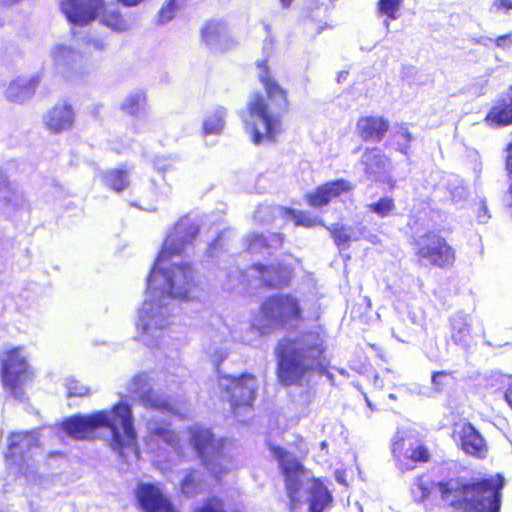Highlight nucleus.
Masks as SVG:
<instances>
[{
    "instance_id": "f257e3e1",
    "label": "nucleus",
    "mask_w": 512,
    "mask_h": 512,
    "mask_svg": "<svg viewBox=\"0 0 512 512\" xmlns=\"http://www.w3.org/2000/svg\"><path fill=\"white\" fill-rule=\"evenodd\" d=\"M269 56L256 62L260 70L258 79L266 95L254 92L246 104L248 118L243 119L244 129L254 145L275 143L282 133L281 116L289 109L287 90L271 75Z\"/></svg>"
},
{
    "instance_id": "f03ea898",
    "label": "nucleus",
    "mask_w": 512,
    "mask_h": 512,
    "mask_svg": "<svg viewBox=\"0 0 512 512\" xmlns=\"http://www.w3.org/2000/svg\"><path fill=\"white\" fill-rule=\"evenodd\" d=\"M275 357V373L282 386H305L313 375L325 369V340L317 331H300L294 337L278 341Z\"/></svg>"
},
{
    "instance_id": "7ed1b4c3",
    "label": "nucleus",
    "mask_w": 512,
    "mask_h": 512,
    "mask_svg": "<svg viewBox=\"0 0 512 512\" xmlns=\"http://www.w3.org/2000/svg\"><path fill=\"white\" fill-rule=\"evenodd\" d=\"M197 230L189 240L174 232L166 236L161 249L156 257L155 263L148 275V288L155 291L158 287L159 278L163 279L161 290L170 297L182 300H190L194 293L199 289L196 280V270L191 263L185 262L173 265L170 269H162L160 264L170 261L176 256H181L185 250L186 244L192 241Z\"/></svg>"
},
{
    "instance_id": "20e7f679",
    "label": "nucleus",
    "mask_w": 512,
    "mask_h": 512,
    "mask_svg": "<svg viewBox=\"0 0 512 512\" xmlns=\"http://www.w3.org/2000/svg\"><path fill=\"white\" fill-rule=\"evenodd\" d=\"M64 432L73 439L92 438L99 428H108L111 432L110 445L114 451L123 454L126 446L136 439L132 413L126 403H116L110 411L101 410L89 415H73L62 422Z\"/></svg>"
},
{
    "instance_id": "39448f33",
    "label": "nucleus",
    "mask_w": 512,
    "mask_h": 512,
    "mask_svg": "<svg viewBox=\"0 0 512 512\" xmlns=\"http://www.w3.org/2000/svg\"><path fill=\"white\" fill-rule=\"evenodd\" d=\"M441 498L448 500L454 509L464 512H499L501 490L504 479L496 476L477 478L465 482L462 478H452L435 484Z\"/></svg>"
},
{
    "instance_id": "423d86ee",
    "label": "nucleus",
    "mask_w": 512,
    "mask_h": 512,
    "mask_svg": "<svg viewBox=\"0 0 512 512\" xmlns=\"http://www.w3.org/2000/svg\"><path fill=\"white\" fill-rule=\"evenodd\" d=\"M60 9L67 20L79 26L99 17L100 23L115 33H124L131 27V19L119 8L105 7L103 0H60Z\"/></svg>"
},
{
    "instance_id": "0eeeda50",
    "label": "nucleus",
    "mask_w": 512,
    "mask_h": 512,
    "mask_svg": "<svg viewBox=\"0 0 512 512\" xmlns=\"http://www.w3.org/2000/svg\"><path fill=\"white\" fill-rule=\"evenodd\" d=\"M259 317L264 324L256 325V330L266 335L271 329H284L304 320V310L300 299L292 293H276L267 296L259 306Z\"/></svg>"
},
{
    "instance_id": "6e6552de",
    "label": "nucleus",
    "mask_w": 512,
    "mask_h": 512,
    "mask_svg": "<svg viewBox=\"0 0 512 512\" xmlns=\"http://www.w3.org/2000/svg\"><path fill=\"white\" fill-rule=\"evenodd\" d=\"M106 43L101 39L89 38L84 41V47L77 54L74 49L65 44H59L52 51L55 65L65 69L71 76H83L88 68L94 66L106 50Z\"/></svg>"
},
{
    "instance_id": "1a4fd4ad",
    "label": "nucleus",
    "mask_w": 512,
    "mask_h": 512,
    "mask_svg": "<svg viewBox=\"0 0 512 512\" xmlns=\"http://www.w3.org/2000/svg\"><path fill=\"white\" fill-rule=\"evenodd\" d=\"M189 441L201 464L215 477L227 471L223 463L227 459L225 441L216 438L209 428L192 426L188 429Z\"/></svg>"
},
{
    "instance_id": "9d476101",
    "label": "nucleus",
    "mask_w": 512,
    "mask_h": 512,
    "mask_svg": "<svg viewBox=\"0 0 512 512\" xmlns=\"http://www.w3.org/2000/svg\"><path fill=\"white\" fill-rule=\"evenodd\" d=\"M411 244L419 262L444 269L451 267L456 260L455 249L438 231L428 230L414 238Z\"/></svg>"
},
{
    "instance_id": "9b49d317",
    "label": "nucleus",
    "mask_w": 512,
    "mask_h": 512,
    "mask_svg": "<svg viewBox=\"0 0 512 512\" xmlns=\"http://www.w3.org/2000/svg\"><path fill=\"white\" fill-rule=\"evenodd\" d=\"M32 377L33 371L22 346L10 347L2 352L0 381L5 390L17 394Z\"/></svg>"
},
{
    "instance_id": "f8f14e48",
    "label": "nucleus",
    "mask_w": 512,
    "mask_h": 512,
    "mask_svg": "<svg viewBox=\"0 0 512 512\" xmlns=\"http://www.w3.org/2000/svg\"><path fill=\"white\" fill-rule=\"evenodd\" d=\"M269 450L278 462L285 482V491L289 500L288 509L294 512L302 504L301 491L303 484L301 476L304 474L305 469L302 463L285 448L278 445H270Z\"/></svg>"
},
{
    "instance_id": "ddd939ff",
    "label": "nucleus",
    "mask_w": 512,
    "mask_h": 512,
    "mask_svg": "<svg viewBox=\"0 0 512 512\" xmlns=\"http://www.w3.org/2000/svg\"><path fill=\"white\" fill-rule=\"evenodd\" d=\"M391 452L401 472L413 470L431 459L429 449L422 442L403 435H396L393 438Z\"/></svg>"
},
{
    "instance_id": "4468645a",
    "label": "nucleus",
    "mask_w": 512,
    "mask_h": 512,
    "mask_svg": "<svg viewBox=\"0 0 512 512\" xmlns=\"http://www.w3.org/2000/svg\"><path fill=\"white\" fill-rule=\"evenodd\" d=\"M220 379L227 382L224 391L234 413L253 406L257 397V383L254 374L243 372L238 376L222 375Z\"/></svg>"
},
{
    "instance_id": "2eb2a0df",
    "label": "nucleus",
    "mask_w": 512,
    "mask_h": 512,
    "mask_svg": "<svg viewBox=\"0 0 512 512\" xmlns=\"http://www.w3.org/2000/svg\"><path fill=\"white\" fill-rule=\"evenodd\" d=\"M451 438L466 455L484 459L488 446L484 437L469 421H460L452 425Z\"/></svg>"
},
{
    "instance_id": "dca6fc26",
    "label": "nucleus",
    "mask_w": 512,
    "mask_h": 512,
    "mask_svg": "<svg viewBox=\"0 0 512 512\" xmlns=\"http://www.w3.org/2000/svg\"><path fill=\"white\" fill-rule=\"evenodd\" d=\"M137 507L143 512H179L157 483L140 482L134 490Z\"/></svg>"
},
{
    "instance_id": "f3484780",
    "label": "nucleus",
    "mask_w": 512,
    "mask_h": 512,
    "mask_svg": "<svg viewBox=\"0 0 512 512\" xmlns=\"http://www.w3.org/2000/svg\"><path fill=\"white\" fill-rule=\"evenodd\" d=\"M355 186L347 179L339 178L327 181L317 186L312 192L305 195L307 204L313 208H322L327 206L331 201L344 194H349L354 190Z\"/></svg>"
},
{
    "instance_id": "a211bd4d",
    "label": "nucleus",
    "mask_w": 512,
    "mask_h": 512,
    "mask_svg": "<svg viewBox=\"0 0 512 512\" xmlns=\"http://www.w3.org/2000/svg\"><path fill=\"white\" fill-rule=\"evenodd\" d=\"M8 441L5 459L12 464L23 463L29 452L41 446L39 434L35 430L12 432Z\"/></svg>"
},
{
    "instance_id": "6ab92c4d",
    "label": "nucleus",
    "mask_w": 512,
    "mask_h": 512,
    "mask_svg": "<svg viewBox=\"0 0 512 512\" xmlns=\"http://www.w3.org/2000/svg\"><path fill=\"white\" fill-rule=\"evenodd\" d=\"M250 269L258 273L261 285L270 290H279L290 285L292 279V268L283 263L264 264L253 263Z\"/></svg>"
},
{
    "instance_id": "aec40b11",
    "label": "nucleus",
    "mask_w": 512,
    "mask_h": 512,
    "mask_svg": "<svg viewBox=\"0 0 512 512\" xmlns=\"http://www.w3.org/2000/svg\"><path fill=\"white\" fill-rule=\"evenodd\" d=\"M75 117L72 104L68 101H60L47 110L43 117V123L51 133L60 134L73 127Z\"/></svg>"
},
{
    "instance_id": "412c9836",
    "label": "nucleus",
    "mask_w": 512,
    "mask_h": 512,
    "mask_svg": "<svg viewBox=\"0 0 512 512\" xmlns=\"http://www.w3.org/2000/svg\"><path fill=\"white\" fill-rule=\"evenodd\" d=\"M390 128L383 116L366 115L358 118L356 131L364 142H381Z\"/></svg>"
},
{
    "instance_id": "4be33fe9",
    "label": "nucleus",
    "mask_w": 512,
    "mask_h": 512,
    "mask_svg": "<svg viewBox=\"0 0 512 512\" xmlns=\"http://www.w3.org/2000/svg\"><path fill=\"white\" fill-rule=\"evenodd\" d=\"M224 32L225 27L221 21L208 20L200 30L201 42L208 47L218 46L220 52H225L233 45V40L227 38L222 42Z\"/></svg>"
},
{
    "instance_id": "5701e85b",
    "label": "nucleus",
    "mask_w": 512,
    "mask_h": 512,
    "mask_svg": "<svg viewBox=\"0 0 512 512\" xmlns=\"http://www.w3.org/2000/svg\"><path fill=\"white\" fill-rule=\"evenodd\" d=\"M40 84V76L34 75L31 78H16L6 88V98L15 103H22L31 98Z\"/></svg>"
},
{
    "instance_id": "b1692460",
    "label": "nucleus",
    "mask_w": 512,
    "mask_h": 512,
    "mask_svg": "<svg viewBox=\"0 0 512 512\" xmlns=\"http://www.w3.org/2000/svg\"><path fill=\"white\" fill-rule=\"evenodd\" d=\"M484 120L492 127H502L512 124V86L509 88L505 97L501 98L491 107Z\"/></svg>"
},
{
    "instance_id": "393cba45",
    "label": "nucleus",
    "mask_w": 512,
    "mask_h": 512,
    "mask_svg": "<svg viewBox=\"0 0 512 512\" xmlns=\"http://www.w3.org/2000/svg\"><path fill=\"white\" fill-rule=\"evenodd\" d=\"M308 512H324L333 502V496L328 488L315 479L310 488Z\"/></svg>"
},
{
    "instance_id": "a878e982",
    "label": "nucleus",
    "mask_w": 512,
    "mask_h": 512,
    "mask_svg": "<svg viewBox=\"0 0 512 512\" xmlns=\"http://www.w3.org/2000/svg\"><path fill=\"white\" fill-rule=\"evenodd\" d=\"M150 437L162 441L169 446L176 454L183 456L184 447L178 433L171 429L169 425H157L150 432Z\"/></svg>"
},
{
    "instance_id": "bb28decb",
    "label": "nucleus",
    "mask_w": 512,
    "mask_h": 512,
    "mask_svg": "<svg viewBox=\"0 0 512 512\" xmlns=\"http://www.w3.org/2000/svg\"><path fill=\"white\" fill-rule=\"evenodd\" d=\"M203 479L196 469H188L179 482V491L186 497H194L203 491Z\"/></svg>"
},
{
    "instance_id": "cd10ccee",
    "label": "nucleus",
    "mask_w": 512,
    "mask_h": 512,
    "mask_svg": "<svg viewBox=\"0 0 512 512\" xmlns=\"http://www.w3.org/2000/svg\"><path fill=\"white\" fill-rule=\"evenodd\" d=\"M413 136L405 124H399L390 134L389 144L403 155L409 154L410 144Z\"/></svg>"
},
{
    "instance_id": "c85d7f7f",
    "label": "nucleus",
    "mask_w": 512,
    "mask_h": 512,
    "mask_svg": "<svg viewBox=\"0 0 512 512\" xmlns=\"http://www.w3.org/2000/svg\"><path fill=\"white\" fill-rule=\"evenodd\" d=\"M227 116V109L225 107H218L212 111L203 121V134H219L224 126Z\"/></svg>"
},
{
    "instance_id": "c756f323",
    "label": "nucleus",
    "mask_w": 512,
    "mask_h": 512,
    "mask_svg": "<svg viewBox=\"0 0 512 512\" xmlns=\"http://www.w3.org/2000/svg\"><path fill=\"white\" fill-rule=\"evenodd\" d=\"M451 338L459 345H465L470 340L471 324L466 317L455 316L451 319Z\"/></svg>"
},
{
    "instance_id": "7c9ffc66",
    "label": "nucleus",
    "mask_w": 512,
    "mask_h": 512,
    "mask_svg": "<svg viewBox=\"0 0 512 512\" xmlns=\"http://www.w3.org/2000/svg\"><path fill=\"white\" fill-rule=\"evenodd\" d=\"M105 184L115 192H122L129 185L128 171L124 168H115L104 174Z\"/></svg>"
},
{
    "instance_id": "2f4dec72",
    "label": "nucleus",
    "mask_w": 512,
    "mask_h": 512,
    "mask_svg": "<svg viewBox=\"0 0 512 512\" xmlns=\"http://www.w3.org/2000/svg\"><path fill=\"white\" fill-rule=\"evenodd\" d=\"M363 157V163L367 174L384 170L386 163L389 161L388 157L378 151L377 148L366 149Z\"/></svg>"
},
{
    "instance_id": "473e14b6",
    "label": "nucleus",
    "mask_w": 512,
    "mask_h": 512,
    "mask_svg": "<svg viewBox=\"0 0 512 512\" xmlns=\"http://www.w3.org/2000/svg\"><path fill=\"white\" fill-rule=\"evenodd\" d=\"M284 215L289 217L295 226L312 228L318 225L325 226L322 219L311 216L308 212L297 211L292 208H284Z\"/></svg>"
},
{
    "instance_id": "72a5a7b5",
    "label": "nucleus",
    "mask_w": 512,
    "mask_h": 512,
    "mask_svg": "<svg viewBox=\"0 0 512 512\" xmlns=\"http://www.w3.org/2000/svg\"><path fill=\"white\" fill-rule=\"evenodd\" d=\"M367 207L371 213L377 215L379 218H387L394 214L396 202L391 196H383L375 202L370 203Z\"/></svg>"
},
{
    "instance_id": "f704fd0d",
    "label": "nucleus",
    "mask_w": 512,
    "mask_h": 512,
    "mask_svg": "<svg viewBox=\"0 0 512 512\" xmlns=\"http://www.w3.org/2000/svg\"><path fill=\"white\" fill-rule=\"evenodd\" d=\"M403 0H378L376 11L379 16H385L388 20H396L400 15Z\"/></svg>"
},
{
    "instance_id": "c9c22d12",
    "label": "nucleus",
    "mask_w": 512,
    "mask_h": 512,
    "mask_svg": "<svg viewBox=\"0 0 512 512\" xmlns=\"http://www.w3.org/2000/svg\"><path fill=\"white\" fill-rule=\"evenodd\" d=\"M194 512H240L239 509L234 508L228 510L225 501L218 496H210L197 507Z\"/></svg>"
},
{
    "instance_id": "e433bc0d",
    "label": "nucleus",
    "mask_w": 512,
    "mask_h": 512,
    "mask_svg": "<svg viewBox=\"0 0 512 512\" xmlns=\"http://www.w3.org/2000/svg\"><path fill=\"white\" fill-rule=\"evenodd\" d=\"M146 104L144 93H134L129 95L121 105L122 111L129 115L138 114Z\"/></svg>"
},
{
    "instance_id": "4c0bfd02",
    "label": "nucleus",
    "mask_w": 512,
    "mask_h": 512,
    "mask_svg": "<svg viewBox=\"0 0 512 512\" xmlns=\"http://www.w3.org/2000/svg\"><path fill=\"white\" fill-rule=\"evenodd\" d=\"M329 231L331 237L334 240L335 245L339 249L349 247L351 237L348 233V229L344 225L333 224L331 226H325Z\"/></svg>"
},
{
    "instance_id": "58836bf2",
    "label": "nucleus",
    "mask_w": 512,
    "mask_h": 512,
    "mask_svg": "<svg viewBox=\"0 0 512 512\" xmlns=\"http://www.w3.org/2000/svg\"><path fill=\"white\" fill-rule=\"evenodd\" d=\"M455 372L448 370L435 371L431 375L432 388L436 392H443L454 379Z\"/></svg>"
},
{
    "instance_id": "ea45409f",
    "label": "nucleus",
    "mask_w": 512,
    "mask_h": 512,
    "mask_svg": "<svg viewBox=\"0 0 512 512\" xmlns=\"http://www.w3.org/2000/svg\"><path fill=\"white\" fill-rule=\"evenodd\" d=\"M268 240L263 234L254 233L246 239V250L250 253L268 248Z\"/></svg>"
},
{
    "instance_id": "a19ab883",
    "label": "nucleus",
    "mask_w": 512,
    "mask_h": 512,
    "mask_svg": "<svg viewBox=\"0 0 512 512\" xmlns=\"http://www.w3.org/2000/svg\"><path fill=\"white\" fill-rule=\"evenodd\" d=\"M177 0H167L158 12V20L161 23L170 21L177 10Z\"/></svg>"
},
{
    "instance_id": "79ce46f5",
    "label": "nucleus",
    "mask_w": 512,
    "mask_h": 512,
    "mask_svg": "<svg viewBox=\"0 0 512 512\" xmlns=\"http://www.w3.org/2000/svg\"><path fill=\"white\" fill-rule=\"evenodd\" d=\"M145 398L149 402L150 406L155 409L176 413L175 405L169 399H150L149 394H147Z\"/></svg>"
},
{
    "instance_id": "37998d69",
    "label": "nucleus",
    "mask_w": 512,
    "mask_h": 512,
    "mask_svg": "<svg viewBox=\"0 0 512 512\" xmlns=\"http://www.w3.org/2000/svg\"><path fill=\"white\" fill-rule=\"evenodd\" d=\"M90 395V389L87 387H79L76 384H71L67 388V397L73 398V397H86Z\"/></svg>"
},
{
    "instance_id": "c03bdc74",
    "label": "nucleus",
    "mask_w": 512,
    "mask_h": 512,
    "mask_svg": "<svg viewBox=\"0 0 512 512\" xmlns=\"http://www.w3.org/2000/svg\"><path fill=\"white\" fill-rule=\"evenodd\" d=\"M495 44H496L497 47H500L502 49H506V48L511 47V45H512V33L498 36L495 39Z\"/></svg>"
},
{
    "instance_id": "a18cd8bd",
    "label": "nucleus",
    "mask_w": 512,
    "mask_h": 512,
    "mask_svg": "<svg viewBox=\"0 0 512 512\" xmlns=\"http://www.w3.org/2000/svg\"><path fill=\"white\" fill-rule=\"evenodd\" d=\"M505 158V170L510 179H512V142L507 145Z\"/></svg>"
},
{
    "instance_id": "49530a36",
    "label": "nucleus",
    "mask_w": 512,
    "mask_h": 512,
    "mask_svg": "<svg viewBox=\"0 0 512 512\" xmlns=\"http://www.w3.org/2000/svg\"><path fill=\"white\" fill-rule=\"evenodd\" d=\"M417 487H418V489L421 492V500H425V499H427L430 496L431 488L429 487L428 484H426L423 481L422 477H419L417 479Z\"/></svg>"
},
{
    "instance_id": "de8ad7c7",
    "label": "nucleus",
    "mask_w": 512,
    "mask_h": 512,
    "mask_svg": "<svg viewBox=\"0 0 512 512\" xmlns=\"http://www.w3.org/2000/svg\"><path fill=\"white\" fill-rule=\"evenodd\" d=\"M493 8L496 11H509L512 10V0H495Z\"/></svg>"
},
{
    "instance_id": "09e8293b",
    "label": "nucleus",
    "mask_w": 512,
    "mask_h": 512,
    "mask_svg": "<svg viewBox=\"0 0 512 512\" xmlns=\"http://www.w3.org/2000/svg\"><path fill=\"white\" fill-rule=\"evenodd\" d=\"M148 381V376L147 374L145 373H141V374H138L136 376H134L133 378V382L136 384V385H145Z\"/></svg>"
},
{
    "instance_id": "8fccbe9b",
    "label": "nucleus",
    "mask_w": 512,
    "mask_h": 512,
    "mask_svg": "<svg viewBox=\"0 0 512 512\" xmlns=\"http://www.w3.org/2000/svg\"><path fill=\"white\" fill-rule=\"evenodd\" d=\"M117 1L126 7H133V6L140 4L144 0H117Z\"/></svg>"
},
{
    "instance_id": "3c124183",
    "label": "nucleus",
    "mask_w": 512,
    "mask_h": 512,
    "mask_svg": "<svg viewBox=\"0 0 512 512\" xmlns=\"http://www.w3.org/2000/svg\"><path fill=\"white\" fill-rule=\"evenodd\" d=\"M364 238H365L368 242H370L371 244H374V245H376V244H379V243H380V238H379L377 235H375V234H370V235H368V236H365Z\"/></svg>"
},
{
    "instance_id": "603ef678",
    "label": "nucleus",
    "mask_w": 512,
    "mask_h": 512,
    "mask_svg": "<svg viewBox=\"0 0 512 512\" xmlns=\"http://www.w3.org/2000/svg\"><path fill=\"white\" fill-rule=\"evenodd\" d=\"M505 400L507 401V403L510 405V407L512 408V386L509 387L507 389V391L505 392Z\"/></svg>"
},
{
    "instance_id": "864d4df0",
    "label": "nucleus",
    "mask_w": 512,
    "mask_h": 512,
    "mask_svg": "<svg viewBox=\"0 0 512 512\" xmlns=\"http://www.w3.org/2000/svg\"><path fill=\"white\" fill-rule=\"evenodd\" d=\"M385 183L387 184V186L389 187V189L393 190L396 188L397 186V181L394 179V178H388Z\"/></svg>"
},
{
    "instance_id": "5fc2aeb1",
    "label": "nucleus",
    "mask_w": 512,
    "mask_h": 512,
    "mask_svg": "<svg viewBox=\"0 0 512 512\" xmlns=\"http://www.w3.org/2000/svg\"><path fill=\"white\" fill-rule=\"evenodd\" d=\"M293 0H280L283 7L287 8L291 5Z\"/></svg>"
},
{
    "instance_id": "6e6d98bb",
    "label": "nucleus",
    "mask_w": 512,
    "mask_h": 512,
    "mask_svg": "<svg viewBox=\"0 0 512 512\" xmlns=\"http://www.w3.org/2000/svg\"><path fill=\"white\" fill-rule=\"evenodd\" d=\"M507 193H508V195H509V197L511 199L510 207L512 208V183L509 185Z\"/></svg>"
},
{
    "instance_id": "4d7b16f0",
    "label": "nucleus",
    "mask_w": 512,
    "mask_h": 512,
    "mask_svg": "<svg viewBox=\"0 0 512 512\" xmlns=\"http://www.w3.org/2000/svg\"><path fill=\"white\" fill-rule=\"evenodd\" d=\"M365 231H366V227H365V226H363V227L361 228V230H360V233H361V234H363V232H365Z\"/></svg>"
}]
</instances>
